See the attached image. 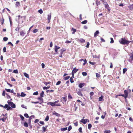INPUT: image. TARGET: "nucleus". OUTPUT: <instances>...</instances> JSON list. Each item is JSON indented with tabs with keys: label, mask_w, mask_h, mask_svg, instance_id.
Returning a JSON list of instances; mask_svg holds the SVG:
<instances>
[{
	"label": "nucleus",
	"mask_w": 133,
	"mask_h": 133,
	"mask_svg": "<svg viewBox=\"0 0 133 133\" xmlns=\"http://www.w3.org/2000/svg\"><path fill=\"white\" fill-rule=\"evenodd\" d=\"M127 68H124L123 69V74L125 73L127 71Z\"/></svg>",
	"instance_id": "nucleus-33"
},
{
	"label": "nucleus",
	"mask_w": 133,
	"mask_h": 133,
	"mask_svg": "<svg viewBox=\"0 0 133 133\" xmlns=\"http://www.w3.org/2000/svg\"><path fill=\"white\" fill-rule=\"evenodd\" d=\"M54 91V90H47L46 91V92L47 93L48 92H52Z\"/></svg>",
	"instance_id": "nucleus-29"
},
{
	"label": "nucleus",
	"mask_w": 133,
	"mask_h": 133,
	"mask_svg": "<svg viewBox=\"0 0 133 133\" xmlns=\"http://www.w3.org/2000/svg\"><path fill=\"white\" fill-rule=\"evenodd\" d=\"M110 39L111 40L110 43H113L114 42V40L112 38H110Z\"/></svg>",
	"instance_id": "nucleus-45"
},
{
	"label": "nucleus",
	"mask_w": 133,
	"mask_h": 133,
	"mask_svg": "<svg viewBox=\"0 0 133 133\" xmlns=\"http://www.w3.org/2000/svg\"><path fill=\"white\" fill-rule=\"evenodd\" d=\"M110 130H105L104 132V133H110Z\"/></svg>",
	"instance_id": "nucleus-52"
},
{
	"label": "nucleus",
	"mask_w": 133,
	"mask_h": 133,
	"mask_svg": "<svg viewBox=\"0 0 133 133\" xmlns=\"http://www.w3.org/2000/svg\"><path fill=\"white\" fill-rule=\"evenodd\" d=\"M28 124L26 122H25L24 123V125L25 127H27L28 126Z\"/></svg>",
	"instance_id": "nucleus-23"
},
{
	"label": "nucleus",
	"mask_w": 133,
	"mask_h": 133,
	"mask_svg": "<svg viewBox=\"0 0 133 133\" xmlns=\"http://www.w3.org/2000/svg\"><path fill=\"white\" fill-rule=\"evenodd\" d=\"M119 42L121 44L123 45L128 44L130 42V41L126 40L125 38H123L119 40Z\"/></svg>",
	"instance_id": "nucleus-1"
},
{
	"label": "nucleus",
	"mask_w": 133,
	"mask_h": 133,
	"mask_svg": "<svg viewBox=\"0 0 133 133\" xmlns=\"http://www.w3.org/2000/svg\"><path fill=\"white\" fill-rule=\"evenodd\" d=\"M78 69H76V68H74L72 71V72L76 73L78 71Z\"/></svg>",
	"instance_id": "nucleus-11"
},
{
	"label": "nucleus",
	"mask_w": 133,
	"mask_h": 133,
	"mask_svg": "<svg viewBox=\"0 0 133 133\" xmlns=\"http://www.w3.org/2000/svg\"><path fill=\"white\" fill-rule=\"evenodd\" d=\"M20 3L18 2H17L15 4L16 7H17L19 6L20 5Z\"/></svg>",
	"instance_id": "nucleus-18"
},
{
	"label": "nucleus",
	"mask_w": 133,
	"mask_h": 133,
	"mask_svg": "<svg viewBox=\"0 0 133 133\" xmlns=\"http://www.w3.org/2000/svg\"><path fill=\"white\" fill-rule=\"evenodd\" d=\"M20 117L21 118V119L22 120H23L24 119V117L21 115H19Z\"/></svg>",
	"instance_id": "nucleus-40"
},
{
	"label": "nucleus",
	"mask_w": 133,
	"mask_h": 133,
	"mask_svg": "<svg viewBox=\"0 0 133 133\" xmlns=\"http://www.w3.org/2000/svg\"><path fill=\"white\" fill-rule=\"evenodd\" d=\"M88 121V119H82L80 121V122L83 124H85Z\"/></svg>",
	"instance_id": "nucleus-4"
},
{
	"label": "nucleus",
	"mask_w": 133,
	"mask_h": 133,
	"mask_svg": "<svg viewBox=\"0 0 133 133\" xmlns=\"http://www.w3.org/2000/svg\"><path fill=\"white\" fill-rule=\"evenodd\" d=\"M62 98L63 99V100L64 101V102H66V96L63 97Z\"/></svg>",
	"instance_id": "nucleus-36"
},
{
	"label": "nucleus",
	"mask_w": 133,
	"mask_h": 133,
	"mask_svg": "<svg viewBox=\"0 0 133 133\" xmlns=\"http://www.w3.org/2000/svg\"><path fill=\"white\" fill-rule=\"evenodd\" d=\"M50 87L49 86L47 87H43V88L44 90H45L49 89L50 88Z\"/></svg>",
	"instance_id": "nucleus-39"
},
{
	"label": "nucleus",
	"mask_w": 133,
	"mask_h": 133,
	"mask_svg": "<svg viewBox=\"0 0 133 133\" xmlns=\"http://www.w3.org/2000/svg\"><path fill=\"white\" fill-rule=\"evenodd\" d=\"M84 85V83H80L79 84L78 87L80 88H82Z\"/></svg>",
	"instance_id": "nucleus-10"
},
{
	"label": "nucleus",
	"mask_w": 133,
	"mask_h": 133,
	"mask_svg": "<svg viewBox=\"0 0 133 133\" xmlns=\"http://www.w3.org/2000/svg\"><path fill=\"white\" fill-rule=\"evenodd\" d=\"M6 118V117H5L2 118H0V120H2L3 122H4Z\"/></svg>",
	"instance_id": "nucleus-26"
},
{
	"label": "nucleus",
	"mask_w": 133,
	"mask_h": 133,
	"mask_svg": "<svg viewBox=\"0 0 133 133\" xmlns=\"http://www.w3.org/2000/svg\"><path fill=\"white\" fill-rule=\"evenodd\" d=\"M67 128L66 127L64 128H61V131H63L66 130H67Z\"/></svg>",
	"instance_id": "nucleus-28"
},
{
	"label": "nucleus",
	"mask_w": 133,
	"mask_h": 133,
	"mask_svg": "<svg viewBox=\"0 0 133 133\" xmlns=\"http://www.w3.org/2000/svg\"><path fill=\"white\" fill-rule=\"evenodd\" d=\"M78 95L81 97H82L83 96V95L82 94L81 92L80 91H78L77 92Z\"/></svg>",
	"instance_id": "nucleus-19"
},
{
	"label": "nucleus",
	"mask_w": 133,
	"mask_h": 133,
	"mask_svg": "<svg viewBox=\"0 0 133 133\" xmlns=\"http://www.w3.org/2000/svg\"><path fill=\"white\" fill-rule=\"evenodd\" d=\"M87 22V21L86 20H85L81 22V23L83 24H86Z\"/></svg>",
	"instance_id": "nucleus-32"
},
{
	"label": "nucleus",
	"mask_w": 133,
	"mask_h": 133,
	"mask_svg": "<svg viewBox=\"0 0 133 133\" xmlns=\"http://www.w3.org/2000/svg\"><path fill=\"white\" fill-rule=\"evenodd\" d=\"M44 94V92L42 91L40 94V96L41 97H43V95Z\"/></svg>",
	"instance_id": "nucleus-25"
},
{
	"label": "nucleus",
	"mask_w": 133,
	"mask_h": 133,
	"mask_svg": "<svg viewBox=\"0 0 133 133\" xmlns=\"http://www.w3.org/2000/svg\"><path fill=\"white\" fill-rule=\"evenodd\" d=\"M5 90L7 92H10V89H7L6 88H5Z\"/></svg>",
	"instance_id": "nucleus-56"
},
{
	"label": "nucleus",
	"mask_w": 133,
	"mask_h": 133,
	"mask_svg": "<svg viewBox=\"0 0 133 133\" xmlns=\"http://www.w3.org/2000/svg\"><path fill=\"white\" fill-rule=\"evenodd\" d=\"M38 12L40 14H42L43 13V11L42 9H40L38 11Z\"/></svg>",
	"instance_id": "nucleus-48"
},
{
	"label": "nucleus",
	"mask_w": 133,
	"mask_h": 133,
	"mask_svg": "<svg viewBox=\"0 0 133 133\" xmlns=\"http://www.w3.org/2000/svg\"><path fill=\"white\" fill-rule=\"evenodd\" d=\"M82 75L83 76H86L87 75V73L86 72H83L82 73Z\"/></svg>",
	"instance_id": "nucleus-41"
},
{
	"label": "nucleus",
	"mask_w": 133,
	"mask_h": 133,
	"mask_svg": "<svg viewBox=\"0 0 133 133\" xmlns=\"http://www.w3.org/2000/svg\"><path fill=\"white\" fill-rule=\"evenodd\" d=\"M63 53L60 52V53L59 54V56L60 57H62V54H63Z\"/></svg>",
	"instance_id": "nucleus-63"
},
{
	"label": "nucleus",
	"mask_w": 133,
	"mask_h": 133,
	"mask_svg": "<svg viewBox=\"0 0 133 133\" xmlns=\"http://www.w3.org/2000/svg\"><path fill=\"white\" fill-rule=\"evenodd\" d=\"M24 75L27 78H29V75L25 72L24 73Z\"/></svg>",
	"instance_id": "nucleus-21"
},
{
	"label": "nucleus",
	"mask_w": 133,
	"mask_h": 133,
	"mask_svg": "<svg viewBox=\"0 0 133 133\" xmlns=\"http://www.w3.org/2000/svg\"><path fill=\"white\" fill-rule=\"evenodd\" d=\"M104 97L102 95L101 96L99 97L98 98V100L99 101H103V98Z\"/></svg>",
	"instance_id": "nucleus-12"
},
{
	"label": "nucleus",
	"mask_w": 133,
	"mask_h": 133,
	"mask_svg": "<svg viewBox=\"0 0 133 133\" xmlns=\"http://www.w3.org/2000/svg\"><path fill=\"white\" fill-rule=\"evenodd\" d=\"M78 131L80 133L82 132V129L81 127H80L78 129Z\"/></svg>",
	"instance_id": "nucleus-49"
},
{
	"label": "nucleus",
	"mask_w": 133,
	"mask_h": 133,
	"mask_svg": "<svg viewBox=\"0 0 133 133\" xmlns=\"http://www.w3.org/2000/svg\"><path fill=\"white\" fill-rule=\"evenodd\" d=\"M13 72L15 74H18V70L17 69L14 70Z\"/></svg>",
	"instance_id": "nucleus-43"
},
{
	"label": "nucleus",
	"mask_w": 133,
	"mask_h": 133,
	"mask_svg": "<svg viewBox=\"0 0 133 133\" xmlns=\"http://www.w3.org/2000/svg\"><path fill=\"white\" fill-rule=\"evenodd\" d=\"M49 116L48 115H47L45 118V120L46 121H48L49 120Z\"/></svg>",
	"instance_id": "nucleus-27"
},
{
	"label": "nucleus",
	"mask_w": 133,
	"mask_h": 133,
	"mask_svg": "<svg viewBox=\"0 0 133 133\" xmlns=\"http://www.w3.org/2000/svg\"><path fill=\"white\" fill-rule=\"evenodd\" d=\"M5 92L4 90H3V91L2 94V95L3 96H5Z\"/></svg>",
	"instance_id": "nucleus-59"
},
{
	"label": "nucleus",
	"mask_w": 133,
	"mask_h": 133,
	"mask_svg": "<svg viewBox=\"0 0 133 133\" xmlns=\"http://www.w3.org/2000/svg\"><path fill=\"white\" fill-rule=\"evenodd\" d=\"M129 8L130 9L132 10L133 9V4H131L129 6Z\"/></svg>",
	"instance_id": "nucleus-55"
},
{
	"label": "nucleus",
	"mask_w": 133,
	"mask_h": 133,
	"mask_svg": "<svg viewBox=\"0 0 133 133\" xmlns=\"http://www.w3.org/2000/svg\"><path fill=\"white\" fill-rule=\"evenodd\" d=\"M35 116L34 115H31L30 116V117H29V119H30L31 120L32 118H34Z\"/></svg>",
	"instance_id": "nucleus-50"
},
{
	"label": "nucleus",
	"mask_w": 133,
	"mask_h": 133,
	"mask_svg": "<svg viewBox=\"0 0 133 133\" xmlns=\"http://www.w3.org/2000/svg\"><path fill=\"white\" fill-rule=\"evenodd\" d=\"M89 45H90L89 43V42H88L87 43V45L86 46V47L87 48H89Z\"/></svg>",
	"instance_id": "nucleus-54"
},
{
	"label": "nucleus",
	"mask_w": 133,
	"mask_h": 133,
	"mask_svg": "<svg viewBox=\"0 0 133 133\" xmlns=\"http://www.w3.org/2000/svg\"><path fill=\"white\" fill-rule=\"evenodd\" d=\"M61 83V81H59L56 83V85H59Z\"/></svg>",
	"instance_id": "nucleus-53"
},
{
	"label": "nucleus",
	"mask_w": 133,
	"mask_h": 133,
	"mask_svg": "<svg viewBox=\"0 0 133 133\" xmlns=\"http://www.w3.org/2000/svg\"><path fill=\"white\" fill-rule=\"evenodd\" d=\"M96 77L97 78H99L101 76L100 75L98 74V73H96Z\"/></svg>",
	"instance_id": "nucleus-37"
},
{
	"label": "nucleus",
	"mask_w": 133,
	"mask_h": 133,
	"mask_svg": "<svg viewBox=\"0 0 133 133\" xmlns=\"http://www.w3.org/2000/svg\"><path fill=\"white\" fill-rule=\"evenodd\" d=\"M72 129V127L71 125H69L68 127V130L69 131Z\"/></svg>",
	"instance_id": "nucleus-47"
},
{
	"label": "nucleus",
	"mask_w": 133,
	"mask_h": 133,
	"mask_svg": "<svg viewBox=\"0 0 133 133\" xmlns=\"http://www.w3.org/2000/svg\"><path fill=\"white\" fill-rule=\"evenodd\" d=\"M31 103H34L35 104H36L37 103H39V104H40V102H38V101L35 102H32Z\"/></svg>",
	"instance_id": "nucleus-58"
},
{
	"label": "nucleus",
	"mask_w": 133,
	"mask_h": 133,
	"mask_svg": "<svg viewBox=\"0 0 133 133\" xmlns=\"http://www.w3.org/2000/svg\"><path fill=\"white\" fill-rule=\"evenodd\" d=\"M92 125L91 124H89L88 125V128L89 129H90L92 127Z\"/></svg>",
	"instance_id": "nucleus-31"
},
{
	"label": "nucleus",
	"mask_w": 133,
	"mask_h": 133,
	"mask_svg": "<svg viewBox=\"0 0 133 133\" xmlns=\"http://www.w3.org/2000/svg\"><path fill=\"white\" fill-rule=\"evenodd\" d=\"M24 116L26 118H28L29 117V116L27 113H25L24 114Z\"/></svg>",
	"instance_id": "nucleus-35"
},
{
	"label": "nucleus",
	"mask_w": 133,
	"mask_h": 133,
	"mask_svg": "<svg viewBox=\"0 0 133 133\" xmlns=\"http://www.w3.org/2000/svg\"><path fill=\"white\" fill-rule=\"evenodd\" d=\"M38 99L40 101V104H41L43 102V99L42 97H38Z\"/></svg>",
	"instance_id": "nucleus-8"
},
{
	"label": "nucleus",
	"mask_w": 133,
	"mask_h": 133,
	"mask_svg": "<svg viewBox=\"0 0 133 133\" xmlns=\"http://www.w3.org/2000/svg\"><path fill=\"white\" fill-rule=\"evenodd\" d=\"M99 33V31H98L97 30L94 33V36L95 37H96L97 35Z\"/></svg>",
	"instance_id": "nucleus-13"
},
{
	"label": "nucleus",
	"mask_w": 133,
	"mask_h": 133,
	"mask_svg": "<svg viewBox=\"0 0 133 133\" xmlns=\"http://www.w3.org/2000/svg\"><path fill=\"white\" fill-rule=\"evenodd\" d=\"M51 17V13H50L48 15L47 19L48 20H50Z\"/></svg>",
	"instance_id": "nucleus-15"
},
{
	"label": "nucleus",
	"mask_w": 133,
	"mask_h": 133,
	"mask_svg": "<svg viewBox=\"0 0 133 133\" xmlns=\"http://www.w3.org/2000/svg\"><path fill=\"white\" fill-rule=\"evenodd\" d=\"M25 33H24L23 31H21L20 32V35L22 36H23L25 35Z\"/></svg>",
	"instance_id": "nucleus-17"
},
{
	"label": "nucleus",
	"mask_w": 133,
	"mask_h": 133,
	"mask_svg": "<svg viewBox=\"0 0 133 133\" xmlns=\"http://www.w3.org/2000/svg\"><path fill=\"white\" fill-rule=\"evenodd\" d=\"M38 94V93L37 91H36L34 92L33 94L34 95H37Z\"/></svg>",
	"instance_id": "nucleus-62"
},
{
	"label": "nucleus",
	"mask_w": 133,
	"mask_h": 133,
	"mask_svg": "<svg viewBox=\"0 0 133 133\" xmlns=\"http://www.w3.org/2000/svg\"><path fill=\"white\" fill-rule=\"evenodd\" d=\"M133 60V54H132L130 56L128 60V61L129 62H131Z\"/></svg>",
	"instance_id": "nucleus-5"
},
{
	"label": "nucleus",
	"mask_w": 133,
	"mask_h": 133,
	"mask_svg": "<svg viewBox=\"0 0 133 133\" xmlns=\"http://www.w3.org/2000/svg\"><path fill=\"white\" fill-rule=\"evenodd\" d=\"M124 95H125V99H126L128 97V92L127 90H125L124 91Z\"/></svg>",
	"instance_id": "nucleus-6"
},
{
	"label": "nucleus",
	"mask_w": 133,
	"mask_h": 133,
	"mask_svg": "<svg viewBox=\"0 0 133 133\" xmlns=\"http://www.w3.org/2000/svg\"><path fill=\"white\" fill-rule=\"evenodd\" d=\"M79 41L82 43H83L85 42V40L83 38H80L79 39Z\"/></svg>",
	"instance_id": "nucleus-20"
},
{
	"label": "nucleus",
	"mask_w": 133,
	"mask_h": 133,
	"mask_svg": "<svg viewBox=\"0 0 133 133\" xmlns=\"http://www.w3.org/2000/svg\"><path fill=\"white\" fill-rule=\"evenodd\" d=\"M3 52H5L6 51V48L5 47H4L3 49Z\"/></svg>",
	"instance_id": "nucleus-61"
},
{
	"label": "nucleus",
	"mask_w": 133,
	"mask_h": 133,
	"mask_svg": "<svg viewBox=\"0 0 133 133\" xmlns=\"http://www.w3.org/2000/svg\"><path fill=\"white\" fill-rule=\"evenodd\" d=\"M94 94V93L93 92H91L90 93V96H92Z\"/></svg>",
	"instance_id": "nucleus-64"
},
{
	"label": "nucleus",
	"mask_w": 133,
	"mask_h": 133,
	"mask_svg": "<svg viewBox=\"0 0 133 133\" xmlns=\"http://www.w3.org/2000/svg\"><path fill=\"white\" fill-rule=\"evenodd\" d=\"M96 3L97 6H98V5H99L100 4V1L97 0L96 1Z\"/></svg>",
	"instance_id": "nucleus-22"
},
{
	"label": "nucleus",
	"mask_w": 133,
	"mask_h": 133,
	"mask_svg": "<svg viewBox=\"0 0 133 133\" xmlns=\"http://www.w3.org/2000/svg\"><path fill=\"white\" fill-rule=\"evenodd\" d=\"M48 105H51L52 107H54L56 106H60L61 105L60 104H55L54 102H49L47 103Z\"/></svg>",
	"instance_id": "nucleus-2"
},
{
	"label": "nucleus",
	"mask_w": 133,
	"mask_h": 133,
	"mask_svg": "<svg viewBox=\"0 0 133 133\" xmlns=\"http://www.w3.org/2000/svg\"><path fill=\"white\" fill-rule=\"evenodd\" d=\"M38 31V30L37 29H34L33 31V32L35 33L36 32H37Z\"/></svg>",
	"instance_id": "nucleus-46"
},
{
	"label": "nucleus",
	"mask_w": 133,
	"mask_h": 133,
	"mask_svg": "<svg viewBox=\"0 0 133 133\" xmlns=\"http://www.w3.org/2000/svg\"><path fill=\"white\" fill-rule=\"evenodd\" d=\"M42 129H43V130H42L43 132H44L46 131V128L45 127H42Z\"/></svg>",
	"instance_id": "nucleus-34"
},
{
	"label": "nucleus",
	"mask_w": 133,
	"mask_h": 133,
	"mask_svg": "<svg viewBox=\"0 0 133 133\" xmlns=\"http://www.w3.org/2000/svg\"><path fill=\"white\" fill-rule=\"evenodd\" d=\"M52 114L53 115H54L56 116L57 117H60L61 116V115L58 114V113H57L55 111L53 112H52Z\"/></svg>",
	"instance_id": "nucleus-7"
},
{
	"label": "nucleus",
	"mask_w": 133,
	"mask_h": 133,
	"mask_svg": "<svg viewBox=\"0 0 133 133\" xmlns=\"http://www.w3.org/2000/svg\"><path fill=\"white\" fill-rule=\"evenodd\" d=\"M4 21V19L3 18H2L1 19V24L3 25V24Z\"/></svg>",
	"instance_id": "nucleus-24"
},
{
	"label": "nucleus",
	"mask_w": 133,
	"mask_h": 133,
	"mask_svg": "<svg viewBox=\"0 0 133 133\" xmlns=\"http://www.w3.org/2000/svg\"><path fill=\"white\" fill-rule=\"evenodd\" d=\"M6 109L7 110H9L11 109V108L10 107L9 105H8V106H7V108H6Z\"/></svg>",
	"instance_id": "nucleus-44"
},
{
	"label": "nucleus",
	"mask_w": 133,
	"mask_h": 133,
	"mask_svg": "<svg viewBox=\"0 0 133 133\" xmlns=\"http://www.w3.org/2000/svg\"><path fill=\"white\" fill-rule=\"evenodd\" d=\"M84 63L83 64V65H84L85 64L87 63V61L86 59H84Z\"/></svg>",
	"instance_id": "nucleus-57"
},
{
	"label": "nucleus",
	"mask_w": 133,
	"mask_h": 133,
	"mask_svg": "<svg viewBox=\"0 0 133 133\" xmlns=\"http://www.w3.org/2000/svg\"><path fill=\"white\" fill-rule=\"evenodd\" d=\"M70 78V76H67L65 77L64 78V79L65 80H67Z\"/></svg>",
	"instance_id": "nucleus-30"
},
{
	"label": "nucleus",
	"mask_w": 133,
	"mask_h": 133,
	"mask_svg": "<svg viewBox=\"0 0 133 133\" xmlns=\"http://www.w3.org/2000/svg\"><path fill=\"white\" fill-rule=\"evenodd\" d=\"M68 99H72V96L70 94L68 95Z\"/></svg>",
	"instance_id": "nucleus-38"
},
{
	"label": "nucleus",
	"mask_w": 133,
	"mask_h": 133,
	"mask_svg": "<svg viewBox=\"0 0 133 133\" xmlns=\"http://www.w3.org/2000/svg\"><path fill=\"white\" fill-rule=\"evenodd\" d=\"M26 94L24 93L23 92H21V94L20 95V96L22 97H24L26 96Z\"/></svg>",
	"instance_id": "nucleus-16"
},
{
	"label": "nucleus",
	"mask_w": 133,
	"mask_h": 133,
	"mask_svg": "<svg viewBox=\"0 0 133 133\" xmlns=\"http://www.w3.org/2000/svg\"><path fill=\"white\" fill-rule=\"evenodd\" d=\"M11 104L9 105H10L12 108H16L15 105L14 103L13 102L11 103Z\"/></svg>",
	"instance_id": "nucleus-9"
},
{
	"label": "nucleus",
	"mask_w": 133,
	"mask_h": 133,
	"mask_svg": "<svg viewBox=\"0 0 133 133\" xmlns=\"http://www.w3.org/2000/svg\"><path fill=\"white\" fill-rule=\"evenodd\" d=\"M6 95L7 96V97H6L8 99H10V98H11V97H10V96H9V95L7 93H6Z\"/></svg>",
	"instance_id": "nucleus-51"
},
{
	"label": "nucleus",
	"mask_w": 133,
	"mask_h": 133,
	"mask_svg": "<svg viewBox=\"0 0 133 133\" xmlns=\"http://www.w3.org/2000/svg\"><path fill=\"white\" fill-rule=\"evenodd\" d=\"M71 31H73L72 32V34H74L75 32L76 31V29L74 28H72L71 29Z\"/></svg>",
	"instance_id": "nucleus-14"
},
{
	"label": "nucleus",
	"mask_w": 133,
	"mask_h": 133,
	"mask_svg": "<svg viewBox=\"0 0 133 133\" xmlns=\"http://www.w3.org/2000/svg\"><path fill=\"white\" fill-rule=\"evenodd\" d=\"M8 38L7 37H5L3 38V41H7L8 40Z\"/></svg>",
	"instance_id": "nucleus-42"
},
{
	"label": "nucleus",
	"mask_w": 133,
	"mask_h": 133,
	"mask_svg": "<svg viewBox=\"0 0 133 133\" xmlns=\"http://www.w3.org/2000/svg\"><path fill=\"white\" fill-rule=\"evenodd\" d=\"M103 3V4L104 5L106 9H107L109 11L110 10V8L107 2L105 1H104V2H102Z\"/></svg>",
	"instance_id": "nucleus-3"
},
{
	"label": "nucleus",
	"mask_w": 133,
	"mask_h": 133,
	"mask_svg": "<svg viewBox=\"0 0 133 133\" xmlns=\"http://www.w3.org/2000/svg\"><path fill=\"white\" fill-rule=\"evenodd\" d=\"M89 63L91 64L92 65H94L95 64H96V63L95 62H92L90 61H89Z\"/></svg>",
	"instance_id": "nucleus-60"
}]
</instances>
